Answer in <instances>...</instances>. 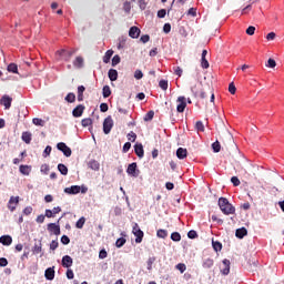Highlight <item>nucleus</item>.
Instances as JSON below:
<instances>
[{"mask_svg": "<svg viewBox=\"0 0 284 284\" xmlns=\"http://www.w3.org/2000/svg\"><path fill=\"white\" fill-rule=\"evenodd\" d=\"M219 207L221 212H223V214H226V215L234 214V212H236V209L234 207V205H232L230 201H227V199L225 197L219 199Z\"/></svg>", "mask_w": 284, "mask_h": 284, "instance_id": "f257e3e1", "label": "nucleus"}, {"mask_svg": "<svg viewBox=\"0 0 284 284\" xmlns=\"http://www.w3.org/2000/svg\"><path fill=\"white\" fill-rule=\"evenodd\" d=\"M112 128H114V120H112V116L109 115L103 121V132H104V134H110V132H112Z\"/></svg>", "mask_w": 284, "mask_h": 284, "instance_id": "f03ea898", "label": "nucleus"}, {"mask_svg": "<svg viewBox=\"0 0 284 284\" xmlns=\"http://www.w3.org/2000/svg\"><path fill=\"white\" fill-rule=\"evenodd\" d=\"M132 233L135 236V243H142L143 241V231H141V227H139V224L133 225Z\"/></svg>", "mask_w": 284, "mask_h": 284, "instance_id": "7ed1b4c3", "label": "nucleus"}, {"mask_svg": "<svg viewBox=\"0 0 284 284\" xmlns=\"http://www.w3.org/2000/svg\"><path fill=\"white\" fill-rule=\"evenodd\" d=\"M126 173L129 174V176H133L134 179L139 176L141 172L139 171V169H136V162L129 164Z\"/></svg>", "mask_w": 284, "mask_h": 284, "instance_id": "20e7f679", "label": "nucleus"}, {"mask_svg": "<svg viewBox=\"0 0 284 284\" xmlns=\"http://www.w3.org/2000/svg\"><path fill=\"white\" fill-rule=\"evenodd\" d=\"M57 148H58V150H60V152H62L64 154V156H72V149L67 146L65 143L60 142L57 144Z\"/></svg>", "mask_w": 284, "mask_h": 284, "instance_id": "39448f33", "label": "nucleus"}, {"mask_svg": "<svg viewBox=\"0 0 284 284\" xmlns=\"http://www.w3.org/2000/svg\"><path fill=\"white\" fill-rule=\"evenodd\" d=\"M186 101V99H185V97H179L178 98V106H176V111L178 112H185V108H187V102H185Z\"/></svg>", "mask_w": 284, "mask_h": 284, "instance_id": "423d86ee", "label": "nucleus"}, {"mask_svg": "<svg viewBox=\"0 0 284 284\" xmlns=\"http://www.w3.org/2000/svg\"><path fill=\"white\" fill-rule=\"evenodd\" d=\"M0 103L4 106L6 110H10L12 105V98H10L9 95H3L0 100Z\"/></svg>", "mask_w": 284, "mask_h": 284, "instance_id": "0eeeda50", "label": "nucleus"}, {"mask_svg": "<svg viewBox=\"0 0 284 284\" xmlns=\"http://www.w3.org/2000/svg\"><path fill=\"white\" fill-rule=\"evenodd\" d=\"M230 260L225 258L222 261V267H221V273L224 275V276H227V274H230Z\"/></svg>", "mask_w": 284, "mask_h": 284, "instance_id": "6e6552de", "label": "nucleus"}, {"mask_svg": "<svg viewBox=\"0 0 284 284\" xmlns=\"http://www.w3.org/2000/svg\"><path fill=\"white\" fill-rule=\"evenodd\" d=\"M48 231L52 232V234H55V236H59V234H61V227L59 226V224L55 223L48 224Z\"/></svg>", "mask_w": 284, "mask_h": 284, "instance_id": "1a4fd4ad", "label": "nucleus"}, {"mask_svg": "<svg viewBox=\"0 0 284 284\" xmlns=\"http://www.w3.org/2000/svg\"><path fill=\"white\" fill-rule=\"evenodd\" d=\"M57 54L59 57H62L64 61H70V58L72 57V54H74V51L60 50V51H57Z\"/></svg>", "mask_w": 284, "mask_h": 284, "instance_id": "9d476101", "label": "nucleus"}, {"mask_svg": "<svg viewBox=\"0 0 284 284\" xmlns=\"http://www.w3.org/2000/svg\"><path fill=\"white\" fill-rule=\"evenodd\" d=\"M141 29H139V27H131L129 30V37H131V39H139Z\"/></svg>", "mask_w": 284, "mask_h": 284, "instance_id": "9b49d317", "label": "nucleus"}, {"mask_svg": "<svg viewBox=\"0 0 284 284\" xmlns=\"http://www.w3.org/2000/svg\"><path fill=\"white\" fill-rule=\"evenodd\" d=\"M88 168H90V170H93L94 172H99V170L101 169V164L97 160H91L88 162Z\"/></svg>", "mask_w": 284, "mask_h": 284, "instance_id": "f8f14e48", "label": "nucleus"}, {"mask_svg": "<svg viewBox=\"0 0 284 284\" xmlns=\"http://www.w3.org/2000/svg\"><path fill=\"white\" fill-rule=\"evenodd\" d=\"M65 194H79L81 192V186L79 185H73L70 187L64 189Z\"/></svg>", "mask_w": 284, "mask_h": 284, "instance_id": "ddd939ff", "label": "nucleus"}, {"mask_svg": "<svg viewBox=\"0 0 284 284\" xmlns=\"http://www.w3.org/2000/svg\"><path fill=\"white\" fill-rule=\"evenodd\" d=\"M73 260L70 257V255H64L62 257V267H72Z\"/></svg>", "mask_w": 284, "mask_h": 284, "instance_id": "4468645a", "label": "nucleus"}, {"mask_svg": "<svg viewBox=\"0 0 284 284\" xmlns=\"http://www.w3.org/2000/svg\"><path fill=\"white\" fill-rule=\"evenodd\" d=\"M85 110V106L83 104H79L75 109H73V116L79 118L83 115V111Z\"/></svg>", "mask_w": 284, "mask_h": 284, "instance_id": "2eb2a0df", "label": "nucleus"}, {"mask_svg": "<svg viewBox=\"0 0 284 284\" xmlns=\"http://www.w3.org/2000/svg\"><path fill=\"white\" fill-rule=\"evenodd\" d=\"M47 281H54V267H49L44 272Z\"/></svg>", "mask_w": 284, "mask_h": 284, "instance_id": "dca6fc26", "label": "nucleus"}, {"mask_svg": "<svg viewBox=\"0 0 284 284\" xmlns=\"http://www.w3.org/2000/svg\"><path fill=\"white\" fill-rule=\"evenodd\" d=\"M135 154L139 156V159H143L144 151H143V144L139 143L134 145Z\"/></svg>", "mask_w": 284, "mask_h": 284, "instance_id": "f3484780", "label": "nucleus"}, {"mask_svg": "<svg viewBox=\"0 0 284 284\" xmlns=\"http://www.w3.org/2000/svg\"><path fill=\"white\" fill-rule=\"evenodd\" d=\"M108 77L110 81H116L119 79V71H116L115 69H110L108 72Z\"/></svg>", "mask_w": 284, "mask_h": 284, "instance_id": "a211bd4d", "label": "nucleus"}, {"mask_svg": "<svg viewBox=\"0 0 284 284\" xmlns=\"http://www.w3.org/2000/svg\"><path fill=\"white\" fill-rule=\"evenodd\" d=\"M0 243L2 245H12V236H10V235H2L0 237Z\"/></svg>", "mask_w": 284, "mask_h": 284, "instance_id": "6ab92c4d", "label": "nucleus"}, {"mask_svg": "<svg viewBox=\"0 0 284 284\" xmlns=\"http://www.w3.org/2000/svg\"><path fill=\"white\" fill-rule=\"evenodd\" d=\"M235 236H236L237 239H243V237L247 236V229H245V227L237 229V230L235 231Z\"/></svg>", "mask_w": 284, "mask_h": 284, "instance_id": "aec40b11", "label": "nucleus"}, {"mask_svg": "<svg viewBox=\"0 0 284 284\" xmlns=\"http://www.w3.org/2000/svg\"><path fill=\"white\" fill-rule=\"evenodd\" d=\"M178 159H185L187 156V149L179 148L176 151Z\"/></svg>", "mask_w": 284, "mask_h": 284, "instance_id": "412c9836", "label": "nucleus"}, {"mask_svg": "<svg viewBox=\"0 0 284 284\" xmlns=\"http://www.w3.org/2000/svg\"><path fill=\"white\" fill-rule=\"evenodd\" d=\"M213 266H214V260L206 258L203 261L202 267H204L205 270H210Z\"/></svg>", "mask_w": 284, "mask_h": 284, "instance_id": "4be33fe9", "label": "nucleus"}, {"mask_svg": "<svg viewBox=\"0 0 284 284\" xmlns=\"http://www.w3.org/2000/svg\"><path fill=\"white\" fill-rule=\"evenodd\" d=\"M22 141H24V143L30 144L32 141V133L30 132H23L22 133Z\"/></svg>", "mask_w": 284, "mask_h": 284, "instance_id": "5701e85b", "label": "nucleus"}, {"mask_svg": "<svg viewBox=\"0 0 284 284\" xmlns=\"http://www.w3.org/2000/svg\"><path fill=\"white\" fill-rule=\"evenodd\" d=\"M8 72H12L13 74L19 73V67L14 63H10L7 68Z\"/></svg>", "mask_w": 284, "mask_h": 284, "instance_id": "b1692460", "label": "nucleus"}, {"mask_svg": "<svg viewBox=\"0 0 284 284\" xmlns=\"http://www.w3.org/2000/svg\"><path fill=\"white\" fill-rule=\"evenodd\" d=\"M112 54H114V51L108 50L103 57V63H110V59H112Z\"/></svg>", "mask_w": 284, "mask_h": 284, "instance_id": "393cba45", "label": "nucleus"}, {"mask_svg": "<svg viewBox=\"0 0 284 284\" xmlns=\"http://www.w3.org/2000/svg\"><path fill=\"white\" fill-rule=\"evenodd\" d=\"M85 92V87H78V101H83V93Z\"/></svg>", "mask_w": 284, "mask_h": 284, "instance_id": "a878e982", "label": "nucleus"}, {"mask_svg": "<svg viewBox=\"0 0 284 284\" xmlns=\"http://www.w3.org/2000/svg\"><path fill=\"white\" fill-rule=\"evenodd\" d=\"M102 94L104 99H108L110 94H112V90H110V85H104L102 89Z\"/></svg>", "mask_w": 284, "mask_h": 284, "instance_id": "bb28decb", "label": "nucleus"}, {"mask_svg": "<svg viewBox=\"0 0 284 284\" xmlns=\"http://www.w3.org/2000/svg\"><path fill=\"white\" fill-rule=\"evenodd\" d=\"M156 236H158V239H168V231L160 229L156 232Z\"/></svg>", "mask_w": 284, "mask_h": 284, "instance_id": "cd10ccee", "label": "nucleus"}, {"mask_svg": "<svg viewBox=\"0 0 284 284\" xmlns=\"http://www.w3.org/2000/svg\"><path fill=\"white\" fill-rule=\"evenodd\" d=\"M33 125H38L40 128H43L45 125V121L39 118H34L32 120Z\"/></svg>", "mask_w": 284, "mask_h": 284, "instance_id": "c85d7f7f", "label": "nucleus"}, {"mask_svg": "<svg viewBox=\"0 0 284 284\" xmlns=\"http://www.w3.org/2000/svg\"><path fill=\"white\" fill-rule=\"evenodd\" d=\"M58 170L63 176L68 175V166L64 164H58Z\"/></svg>", "mask_w": 284, "mask_h": 284, "instance_id": "c756f323", "label": "nucleus"}, {"mask_svg": "<svg viewBox=\"0 0 284 284\" xmlns=\"http://www.w3.org/2000/svg\"><path fill=\"white\" fill-rule=\"evenodd\" d=\"M73 65L75 68H83V58L82 57H77L74 62H73Z\"/></svg>", "mask_w": 284, "mask_h": 284, "instance_id": "7c9ffc66", "label": "nucleus"}, {"mask_svg": "<svg viewBox=\"0 0 284 284\" xmlns=\"http://www.w3.org/2000/svg\"><path fill=\"white\" fill-rule=\"evenodd\" d=\"M20 172L24 176L30 175V166H28V165H20Z\"/></svg>", "mask_w": 284, "mask_h": 284, "instance_id": "2f4dec72", "label": "nucleus"}, {"mask_svg": "<svg viewBox=\"0 0 284 284\" xmlns=\"http://www.w3.org/2000/svg\"><path fill=\"white\" fill-rule=\"evenodd\" d=\"M65 101L68 103H74V101H77V95L74 93H69L67 97H65Z\"/></svg>", "mask_w": 284, "mask_h": 284, "instance_id": "473e14b6", "label": "nucleus"}, {"mask_svg": "<svg viewBox=\"0 0 284 284\" xmlns=\"http://www.w3.org/2000/svg\"><path fill=\"white\" fill-rule=\"evenodd\" d=\"M83 225H85V217H80L75 223V227H78V230H83Z\"/></svg>", "mask_w": 284, "mask_h": 284, "instance_id": "72a5a7b5", "label": "nucleus"}, {"mask_svg": "<svg viewBox=\"0 0 284 284\" xmlns=\"http://www.w3.org/2000/svg\"><path fill=\"white\" fill-rule=\"evenodd\" d=\"M171 240L174 241L175 243H179V241H181V233L179 232H173L171 234Z\"/></svg>", "mask_w": 284, "mask_h": 284, "instance_id": "f704fd0d", "label": "nucleus"}, {"mask_svg": "<svg viewBox=\"0 0 284 284\" xmlns=\"http://www.w3.org/2000/svg\"><path fill=\"white\" fill-rule=\"evenodd\" d=\"M195 129L197 130V132H205V125H203L202 121H197L195 123Z\"/></svg>", "mask_w": 284, "mask_h": 284, "instance_id": "c9c22d12", "label": "nucleus"}, {"mask_svg": "<svg viewBox=\"0 0 284 284\" xmlns=\"http://www.w3.org/2000/svg\"><path fill=\"white\" fill-rule=\"evenodd\" d=\"M212 245L215 252H221V250H223V244H221V242H212Z\"/></svg>", "mask_w": 284, "mask_h": 284, "instance_id": "e433bc0d", "label": "nucleus"}, {"mask_svg": "<svg viewBox=\"0 0 284 284\" xmlns=\"http://www.w3.org/2000/svg\"><path fill=\"white\" fill-rule=\"evenodd\" d=\"M212 149H213V152H215V153L221 152V143L219 141H215L212 144Z\"/></svg>", "mask_w": 284, "mask_h": 284, "instance_id": "4c0bfd02", "label": "nucleus"}, {"mask_svg": "<svg viewBox=\"0 0 284 284\" xmlns=\"http://www.w3.org/2000/svg\"><path fill=\"white\" fill-rule=\"evenodd\" d=\"M123 10L124 12L130 13V10H132V4L130 3V1H125L123 3Z\"/></svg>", "mask_w": 284, "mask_h": 284, "instance_id": "58836bf2", "label": "nucleus"}, {"mask_svg": "<svg viewBox=\"0 0 284 284\" xmlns=\"http://www.w3.org/2000/svg\"><path fill=\"white\" fill-rule=\"evenodd\" d=\"M125 239L124 237H120V239H118L116 240V242H115V246L116 247H123V245H125Z\"/></svg>", "mask_w": 284, "mask_h": 284, "instance_id": "ea45409f", "label": "nucleus"}, {"mask_svg": "<svg viewBox=\"0 0 284 284\" xmlns=\"http://www.w3.org/2000/svg\"><path fill=\"white\" fill-rule=\"evenodd\" d=\"M40 172L42 174H48V172H50V165L48 164H42L41 168H40Z\"/></svg>", "mask_w": 284, "mask_h": 284, "instance_id": "a19ab883", "label": "nucleus"}, {"mask_svg": "<svg viewBox=\"0 0 284 284\" xmlns=\"http://www.w3.org/2000/svg\"><path fill=\"white\" fill-rule=\"evenodd\" d=\"M32 252L33 254H41L42 252L41 244H34Z\"/></svg>", "mask_w": 284, "mask_h": 284, "instance_id": "79ce46f5", "label": "nucleus"}, {"mask_svg": "<svg viewBox=\"0 0 284 284\" xmlns=\"http://www.w3.org/2000/svg\"><path fill=\"white\" fill-rule=\"evenodd\" d=\"M153 119H154V111H149L144 116V121H152Z\"/></svg>", "mask_w": 284, "mask_h": 284, "instance_id": "37998d69", "label": "nucleus"}, {"mask_svg": "<svg viewBox=\"0 0 284 284\" xmlns=\"http://www.w3.org/2000/svg\"><path fill=\"white\" fill-rule=\"evenodd\" d=\"M201 67H202L204 70H207V68H210V62H207V59H205V58H202V59H201Z\"/></svg>", "mask_w": 284, "mask_h": 284, "instance_id": "c03bdc74", "label": "nucleus"}, {"mask_svg": "<svg viewBox=\"0 0 284 284\" xmlns=\"http://www.w3.org/2000/svg\"><path fill=\"white\" fill-rule=\"evenodd\" d=\"M266 68H276V60L270 58L267 60Z\"/></svg>", "mask_w": 284, "mask_h": 284, "instance_id": "a18cd8bd", "label": "nucleus"}, {"mask_svg": "<svg viewBox=\"0 0 284 284\" xmlns=\"http://www.w3.org/2000/svg\"><path fill=\"white\" fill-rule=\"evenodd\" d=\"M90 125H92V119L87 118V119H83V120H82V126H83V128H88V126H90Z\"/></svg>", "mask_w": 284, "mask_h": 284, "instance_id": "49530a36", "label": "nucleus"}, {"mask_svg": "<svg viewBox=\"0 0 284 284\" xmlns=\"http://www.w3.org/2000/svg\"><path fill=\"white\" fill-rule=\"evenodd\" d=\"M134 79H136L138 81L143 79V71L142 70H135L134 72Z\"/></svg>", "mask_w": 284, "mask_h": 284, "instance_id": "de8ad7c7", "label": "nucleus"}, {"mask_svg": "<svg viewBox=\"0 0 284 284\" xmlns=\"http://www.w3.org/2000/svg\"><path fill=\"white\" fill-rule=\"evenodd\" d=\"M119 63H121V57L114 55L112 58V67L114 68L115 65H119Z\"/></svg>", "mask_w": 284, "mask_h": 284, "instance_id": "09e8293b", "label": "nucleus"}, {"mask_svg": "<svg viewBox=\"0 0 284 284\" xmlns=\"http://www.w3.org/2000/svg\"><path fill=\"white\" fill-rule=\"evenodd\" d=\"M52 152V146L48 145L43 151L44 159H48L50 156V153Z\"/></svg>", "mask_w": 284, "mask_h": 284, "instance_id": "8fccbe9b", "label": "nucleus"}, {"mask_svg": "<svg viewBox=\"0 0 284 284\" xmlns=\"http://www.w3.org/2000/svg\"><path fill=\"white\" fill-rule=\"evenodd\" d=\"M231 182L233 183V185H234L235 187H239V185H241V180H239L237 176L231 178Z\"/></svg>", "mask_w": 284, "mask_h": 284, "instance_id": "3c124183", "label": "nucleus"}, {"mask_svg": "<svg viewBox=\"0 0 284 284\" xmlns=\"http://www.w3.org/2000/svg\"><path fill=\"white\" fill-rule=\"evenodd\" d=\"M171 30H172V24L165 23L164 27H163V32L165 34H170Z\"/></svg>", "mask_w": 284, "mask_h": 284, "instance_id": "603ef678", "label": "nucleus"}, {"mask_svg": "<svg viewBox=\"0 0 284 284\" xmlns=\"http://www.w3.org/2000/svg\"><path fill=\"white\" fill-rule=\"evenodd\" d=\"M254 32H256V28L255 27H248L246 29V34H248V37H253Z\"/></svg>", "mask_w": 284, "mask_h": 284, "instance_id": "864d4df0", "label": "nucleus"}, {"mask_svg": "<svg viewBox=\"0 0 284 284\" xmlns=\"http://www.w3.org/2000/svg\"><path fill=\"white\" fill-rule=\"evenodd\" d=\"M165 14H168V11H165V9H161L158 11L159 19H165Z\"/></svg>", "mask_w": 284, "mask_h": 284, "instance_id": "5fc2aeb1", "label": "nucleus"}, {"mask_svg": "<svg viewBox=\"0 0 284 284\" xmlns=\"http://www.w3.org/2000/svg\"><path fill=\"white\" fill-rule=\"evenodd\" d=\"M229 92H231L232 94H236V85H234V82L230 83Z\"/></svg>", "mask_w": 284, "mask_h": 284, "instance_id": "6e6d98bb", "label": "nucleus"}, {"mask_svg": "<svg viewBox=\"0 0 284 284\" xmlns=\"http://www.w3.org/2000/svg\"><path fill=\"white\" fill-rule=\"evenodd\" d=\"M61 243H62L63 245H69V244H70V237H68V235H63V236L61 237Z\"/></svg>", "mask_w": 284, "mask_h": 284, "instance_id": "4d7b16f0", "label": "nucleus"}, {"mask_svg": "<svg viewBox=\"0 0 284 284\" xmlns=\"http://www.w3.org/2000/svg\"><path fill=\"white\" fill-rule=\"evenodd\" d=\"M159 85L162 90H168V81L166 80H161Z\"/></svg>", "mask_w": 284, "mask_h": 284, "instance_id": "13d9d810", "label": "nucleus"}, {"mask_svg": "<svg viewBox=\"0 0 284 284\" xmlns=\"http://www.w3.org/2000/svg\"><path fill=\"white\" fill-rule=\"evenodd\" d=\"M128 139H129V141H132V142L136 141V133H134V132L131 131V132L128 134Z\"/></svg>", "mask_w": 284, "mask_h": 284, "instance_id": "bf43d9fd", "label": "nucleus"}, {"mask_svg": "<svg viewBox=\"0 0 284 284\" xmlns=\"http://www.w3.org/2000/svg\"><path fill=\"white\" fill-rule=\"evenodd\" d=\"M14 203L16 205L19 204V196H11L9 200V205H12Z\"/></svg>", "mask_w": 284, "mask_h": 284, "instance_id": "052dcab7", "label": "nucleus"}, {"mask_svg": "<svg viewBox=\"0 0 284 284\" xmlns=\"http://www.w3.org/2000/svg\"><path fill=\"white\" fill-rule=\"evenodd\" d=\"M154 261H156V258L155 257H150L149 260H148V270H152V265L154 264Z\"/></svg>", "mask_w": 284, "mask_h": 284, "instance_id": "680f3d73", "label": "nucleus"}, {"mask_svg": "<svg viewBox=\"0 0 284 284\" xmlns=\"http://www.w3.org/2000/svg\"><path fill=\"white\" fill-rule=\"evenodd\" d=\"M8 266V258L0 257V267H7Z\"/></svg>", "mask_w": 284, "mask_h": 284, "instance_id": "e2e57ef3", "label": "nucleus"}, {"mask_svg": "<svg viewBox=\"0 0 284 284\" xmlns=\"http://www.w3.org/2000/svg\"><path fill=\"white\" fill-rule=\"evenodd\" d=\"M125 45V38H120L119 39V44H118V49L121 50V48H123Z\"/></svg>", "mask_w": 284, "mask_h": 284, "instance_id": "0e129e2a", "label": "nucleus"}, {"mask_svg": "<svg viewBox=\"0 0 284 284\" xmlns=\"http://www.w3.org/2000/svg\"><path fill=\"white\" fill-rule=\"evenodd\" d=\"M99 258H108V251L101 250L99 253Z\"/></svg>", "mask_w": 284, "mask_h": 284, "instance_id": "69168bd1", "label": "nucleus"}, {"mask_svg": "<svg viewBox=\"0 0 284 284\" xmlns=\"http://www.w3.org/2000/svg\"><path fill=\"white\" fill-rule=\"evenodd\" d=\"M108 109H109V108H108V103H101V104H100V111H101V112H108Z\"/></svg>", "mask_w": 284, "mask_h": 284, "instance_id": "338daca9", "label": "nucleus"}, {"mask_svg": "<svg viewBox=\"0 0 284 284\" xmlns=\"http://www.w3.org/2000/svg\"><path fill=\"white\" fill-rule=\"evenodd\" d=\"M187 236H189L190 239H196V236H199V234H196V231H190V232L187 233Z\"/></svg>", "mask_w": 284, "mask_h": 284, "instance_id": "774afa93", "label": "nucleus"}]
</instances>
